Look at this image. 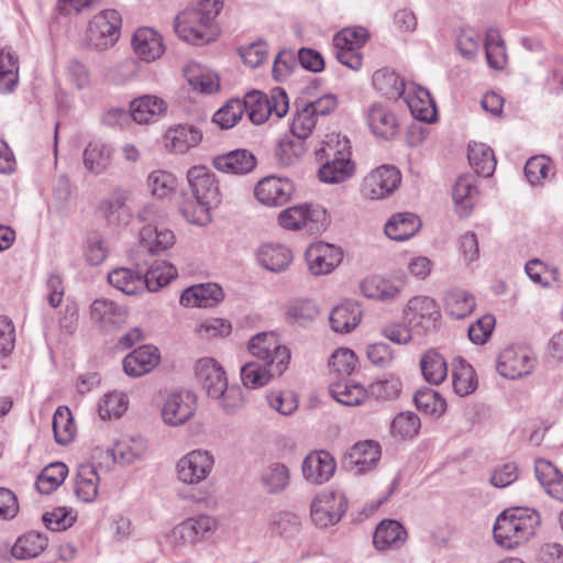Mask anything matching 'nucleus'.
<instances>
[{
  "label": "nucleus",
  "mask_w": 563,
  "mask_h": 563,
  "mask_svg": "<svg viewBox=\"0 0 563 563\" xmlns=\"http://www.w3.org/2000/svg\"><path fill=\"white\" fill-rule=\"evenodd\" d=\"M187 180L190 194L181 195L179 211L188 222L203 225L209 221L211 206L221 201L216 175L206 166H192L187 172Z\"/></svg>",
  "instance_id": "nucleus-1"
},
{
  "label": "nucleus",
  "mask_w": 563,
  "mask_h": 563,
  "mask_svg": "<svg viewBox=\"0 0 563 563\" xmlns=\"http://www.w3.org/2000/svg\"><path fill=\"white\" fill-rule=\"evenodd\" d=\"M195 7L179 13L175 31L180 38L195 45L212 40L211 23L223 7L222 0H194Z\"/></svg>",
  "instance_id": "nucleus-2"
},
{
  "label": "nucleus",
  "mask_w": 563,
  "mask_h": 563,
  "mask_svg": "<svg viewBox=\"0 0 563 563\" xmlns=\"http://www.w3.org/2000/svg\"><path fill=\"white\" fill-rule=\"evenodd\" d=\"M540 515L530 508H509L504 510L496 519L493 533L496 542L512 549L528 541L540 525Z\"/></svg>",
  "instance_id": "nucleus-3"
},
{
  "label": "nucleus",
  "mask_w": 563,
  "mask_h": 563,
  "mask_svg": "<svg viewBox=\"0 0 563 563\" xmlns=\"http://www.w3.org/2000/svg\"><path fill=\"white\" fill-rule=\"evenodd\" d=\"M318 119L311 111L303 106L297 108L291 124L290 132L292 139L284 137L279 141L276 155L284 165H290L306 152L303 141L308 139L316 128Z\"/></svg>",
  "instance_id": "nucleus-4"
},
{
  "label": "nucleus",
  "mask_w": 563,
  "mask_h": 563,
  "mask_svg": "<svg viewBox=\"0 0 563 563\" xmlns=\"http://www.w3.org/2000/svg\"><path fill=\"white\" fill-rule=\"evenodd\" d=\"M245 112L254 124L264 123L272 114L277 119L285 117L289 110L288 96L284 89L276 87L267 96L261 91H251L243 99Z\"/></svg>",
  "instance_id": "nucleus-5"
},
{
  "label": "nucleus",
  "mask_w": 563,
  "mask_h": 563,
  "mask_svg": "<svg viewBox=\"0 0 563 563\" xmlns=\"http://www.w3.org/2000/svg\"><path fill=\"white\" fill-rule=\"evenodd\" d=\"M369 40V32L363 26H349L339 31L333 37L338 60L352 70L361 69L363 56L361 48Z\"/></svg>",
  "instance_id": "nucleus-6"
},
{
  "label": "nucleus",
  "mask_w": 563,
  "mask_h": 563,
  "mask_svg": "<svg viewBox=\"0 0 563 563\" xmlns=\"http://www.w3.org/2000/svg\"><path fill=\"white\" fill-rule=\"evenodd\" d=\"M347 510V499L341 490L324 489L317 494L310 505V516L319 528L336 525Z\"/></svg>",
  "instance_id": "nucleus-7"
},
{
  "label": "nucleus",
  "mask_w": 563,
  "mask_h": 563,
  "mask_svg": "<svg viewBox=\"0 0 563 563\" xmlns=\"http://www.w3.org/2000/svg\"><path fill=\"white\" fill-rule=\"evenodd\" d=\"M249 351L258 361L275 366L277 375L284 373L290 360L289 350L279 344L274 332H262L252 336L249 342Z\"/></svg>",
  "instance_id": "nucleus-8"
},
{
  "label": "nucleus",
  "mask_w": 563,
  "mask_h": 563,
  "mask_svg": "<svg viewBox=\"0 0 563 563\" xmlns=\"http://www.w3.org/2000/svg\"><path fill=\"white\" fill-rule=\"evenodd\" d=\"M121 24V15L113 9L103 10L96 14L89 22L87 31L90 45L97 49L113 45L119 38Z\"/></svg>",
  "instance_id": "nucleus-9"
},
{
  "label": "nucleus",
  "mask_w": 563,
  "mask_h": 563,
  "mask_svg": "<svg viewBox=\"0 0 563 563\" xmlns=\"http://www.w3.org/2000/svg\"><path fill=\"white\" fill-rule=\"evenodd\" d=\"M214 457L207 450H192L176 464L177 478L187 485H198L211 474Z\"/></svg>",
  "instance_id": "nucleus-10"
},
{
  "label": "nucleus",
  "mask_w": 563,
  "mask_h": 563,
  "mask_svg": "<svg viewBox=\"0 0 563 563\" xmlns=\"http://www.w3.org/2000/svg\"><path fill=\"white\" fill-rule=\"evenodd\" d=\"M216 528L217 521L210 516L191 517L173 528L168 541L174 545L194 544L206 539Z\"/></svg>",
  "instance_id": "nucleus-11"
},
{
  "label": "nucleus",
  "mask_w": 563,
  "mask_h": 563,
  "mask_svg": "<svg viewBox=\"0 0 563 563\" xmlns=\"http://www.w3.org/2000/svg\"><path fill=\"white\" fill-rule=\"evenodd\" d=\"M401 181L400 172L395 166H380L368 174L362 184V192L372 200L383 199L394 192Z\"/></svg>",
  "instance_id": "nucleus-12"
},
{
  "label": "nucleus",
  "mask_w": 563,
  "mask_h": 563,
  "mask_svg": "<svg viewBox=\"0 0 563 563\" xmlns=\"http://www.w3.org/2000/svg\"><path fill=\"white\" fill-rule=\"evenodd\" d=\"M440 318L437 302L427 296L411 298L405 309V319L409 327L428 332L435 329Z\"/></svg>",
  "instance_id": "nucleus-13"
},
{
  "label": "nucleus",
  "mask_w": 563,
  "mask_h": 563,
  "mask_svg": "<svg viewBox=\"0 0 563 563\" xmlns=\"http://www.w3.org/2000/svg\"><path fill=\"white\" fill-rule=\"evenodd\" d=\"M196 409V396L191 391H175L165 399L162 407V418L168 426H181L192 418Z\"/></svg>",
  "instance_id": "nucleus-14"
},
{
  "label": "nucleus",
  "mask_w": 563,
  "mask_h": 563,
  "mask_svg": "<svg viewBox=\"0 0 563 563\" xmlns=\"http://www.w3.org/2000/svg\"><path fill=\"white\" fill-rule=\"evenodd\" d=\"M534 365L536 360L525 349L508 346L498 356L497 371L506 378L516 379L529 375Z\"/></svg>",
  "instance_id": "nucleus-15"
},
{
  "label": "nucleus",
  "mask_w": 563,
  "mask_h": 563,
  "mask_svg": "<svg viewBox=\"0 0 563 563\" xmlns=\"http://www.w3.org/2000/svg\"><path fill=\"white\" fill-rule=\"evenodd\" d=\"M340 247L325 242L312 243L306 251L308 268L313 275L330 274L342 262Z\"/></svg>",
  "instance_id": "nucleus-16"
},
{
  "label": "nucleus",
  "mask_w": 563,
  "mask_h": 563,
  "mask_svg": "<svg viewBox=\"0 0 563 563\" xmlns=\"http://www.w3.org/2000/svg\"><path fill=\"white\" fill-rule=\"evenodd\" d=\"M295 191L288 178L268 176L257 183L254 189L256 199L266 206L279 207L287 203Z\"/></svg>",
  "instance_id": "nucleus-17"
},
{
  "label": "nucleus",
  "mask_w": 563,
  "mask_h": 563,
  "mask_svg": "<svg viewBox=\"0 0 563 563\" xmlns=\"http://www.w3.org/2000/svg\"><path fill=\"white\" fill-rule=\"evenodd\" d=\"M324 217L323 209L302 203L283 210L278 216V223L287 230L296 231L306 228L312 231L319 228L318 224Z\"/></svg>",
  "instance_id": "nucleus-18"
},
{
  "label": "nucleus",
  "mask_w": 563,
  "mask_h": 563,
  "mask_svg": "<svg viewBox=\"0 0 563 563\" xmlns=\"http://www.w3.org/2000/svg\"><path fill=\"white\" fill-rule=\"evenodd\" d=\"M196 377L210 398L221 397L228 379L222 366L211 357L200 358L195 366Z\"/></svg>",
  "instance_id": "nucleus-19"
},
{
  "label": "nucleus",
  "mask_w": 563,
  "mask_h": 563,
  "mask_svg": "<svg viewBox=\"0 0 563 563\" xmlns=\"http://www.w3.org/2000/svg\"><path fill=\"white\" fill-rule=\"evenodd\" d=\"M90 318L102 330L111 331L126 322L128 310L112 300L100 298L90 305Z\"/></svg>",
  "instance_id": "nucleus-20"
},
{
  "label": "nucleus",
  "mask_w": 563,
  "mask_h": 563,
  "mask_svg": "<svg viewBox=\"0 0 563 563\" xmlns=\"http://www.w3.org/2000/svg\"><path fill=\"white\" fill-rule=\"evenodd\" d=\"M336 463L328 451H314L308 454L302 462V475L312 484H323L334 474Z\"/></svg>",
  "instance_id": "nucleus-21"
},
{
  "label": "nucleus",
  "mask_w": 563,
  "mask_h": 563,
  "mask_svg": "<svg viewBox=\"0 0 563 563\" xmlns=\"http://www.w3.org/2000/svg\"><path fill=\"white\" fill-rule=\"evenodd\" d=\"M131 44L136 57L146 63L156 60L165 52L162 35L152 27L137 29Z\"/></svg>",
  "instance_id": "nucleus-22"
},
{
  "label": "nucleus",
  "mask_w": 563,
  "mask_h": 563,
  "mask_svg": "<svg viewBox=\"0 0 563 563\" xmlns=\"http://www.w3.org/2000/svg\"><path fill=\"white\" fill-rule=\"evenodd\" d=\"M161 356L157 347L142 345L124 357L123 369L126 375L139 377L155 368Z\"/></svg>",
  "instance_id": "nucleus-23"
},
{
  "label": "nucleus",
  "mask_w": 563,
  "mask_h": 563,
  "mask_svg": "<svg viewBox=\"0 0 563 563\" xmlns=\"http://www.w3.org/2000/svg\"><path fill=\"white\" fill-rule=\"evenodd\" d=\"M213 167L222 173L244 175L256 166L255 156L246 150H234L217 155L212 159Z\"/></svg>",
  "instance_id": "nucleus-24"
},
{
  "label": "nucleus",
  "mask_w": 563,
  "mask_h": 563,
  "mask_svg": "<svg viewBox=\"0 0 563 563\" xmlns=\"http://www.w3.org/2000/svg\"><path fill=\"white\" fill-rule=\"evenodd\" d=\"M224 294L222 288L212 283L199 284L188 287L180 296V305L185 307H213L223 300Z\"/></svg>",
  "instance_id": "nucleus-25"
},
{
  "label": "nucleus",
  "mask_w": 563,
  "mask_h": 563,
  "mask_svg": "<svg viewBox=\"0 0 563 563\" xmlns=\"http://www.w3.org/2000/svg\"><path fill=\"white\" fill-rule=\"evenodd\" d=\"M256 261L258 265L269 272L282 273L292 262V253L283 244L266 243L257 249Z\"/></svg>",
  "instance_id": "nucleus-26"
},
{
  "label": "nucleus",
  "mask_w": 563,
  "mask_h": 563,
  "mask_svg": "<svg viewBox=\"0 0 563 563\" xmlns=\"http://www.w3.org/2000/svg\"><path fill=\"white\" fill-rule=\"evenodd\" d=\"M367 124L373 134L385 140L394 137L398 131L395 114L382 103L371 106L367 112Z\"/></svg>",
  "instance_id": "nucleus-27"
},
{
  "label": "nucleus",
  "mask_w": 563,
  "mask_h": 563,
  "mask_svg": "<svg viewBox=\"0 0 563 563\" xmlns=\"http://www.w3.org/2000/svg\"><path fill=\"white\" fill-rule=\"evenodd\" d=\"M363 311L354 301H344L334 307L330 313L331 329L338 333H349L361 322Z\"/></svg>",
  "instance_id": "nucleus-28"
},
{
  "label": "nucleus",
  "mask_w": 563,
  "mask_h": 563,
  "mask_svg": "<svg viewBox=\"0 0 563 563\" xmlns=\"http://www.w3.org/2000/svg\"><path fill=\"white\" fill-rule=\"evenodd\" d=\"M534 473L545 493L563 503V474L550 461L544 459L536 461Z\"/></svg>",
  "instance_id": "nucleus-29"
},
{
  "label": "nucleus",
  "mask_w": 563,
  "mask_h": 563,
  "mask_svg": "<svg viewBox=\"0 0 563 563\" xmlns=\"http://www.w3.org/2000/svg\"><path fill=\"white\" fill-rule=\"evenodd\" d=\"M100 477L92 464H80L74 481V493L84 503H92L99 493Z\"/></svg>",
  "instance_id": "nucleus-30"
},
{
  "label": "nucleus",
  "mask_w": 563,
  "mask_h": 563,
  "mask_svg": "<svg viewBox=\"0 0 563 563\" xmlns=\"http://www.w3.org/2000/svg\"><path fill=\"white\" fill-rule=\"evenodd\" d=\"M402 288V282L390 280L380 276L366 277L360 284V289L365 297L383 301L396 298Z\"/></svg>",
  "instance_id": "nucleus-31"
},
{
  "label": "nucleus",
  "mask_w": 563,
  "mask_h": 563,
  "mask_svg": "<svg viewBox=\"0 0 563 563\" xmlns=\"http://www.w3.org/2000/svg\"><path fill=\"white\" fill-rule=\"evenodd\" d=\"M407 540L405 528L396 520H383L376 528L373 544L378 550L399 549Z\"/></svg>",
  "instance_id": "nucleus-32"
},
{
  "label": "nucleus",
  "mask_w": 563,
  "mask_h": 563,
  "mask_svg": "<svg viewBox=\"0 0 563 563\" xmlns=\"http://www.w3.org/2000/svg\"><path fill=\"white\" fill-rule=\"evenodd\" d=\"M380 445L374 440H364L355 443L349 451L346 459L358 472L369 471L379 461Z\"/></svg>",
  "instance_id": "nucleus-33"
},
{
  "label": "nucleus",
  "mask_w": 563,
  "mask_h": 563,
  "mask_svg": "<svg viewBox=\"0 0 563 563\" xmlns=\"http://www.w3.org/2000/svg\"><path fill=\"white\" fill-rule=\"evenodd\" d=\"M421 228L418 216L411 212L394 214L385 224L386 235L395 241H405L413 236Z\"/></svg>",
  "instance_id": "nucleus-34"
},
{
  "label": "nucleus",
  "mask_w": 563,
  "mask_h": 563,
  "mask_svg": "<svg viewBox=\"0 0 563 563\" xmlns=\"http://www.w3.org/2000/svg\"><path fill=\"white\" fill-rule=\"evenodd\" d=\"M201 139V132L197 128L187 124L170 128L165 134L166 146H169L172 151L180 154L197 146Z\"/></svg>",
  "instance_id": "nucleus-35"
},
{
  "label": "nucleus",
  "mask_w": 563,
  "mask_h": 563,
  "mask_svg": "<svg viewBox=\"0 0 563 563\" xmlns=\"http://www.w3.org/2000/svg\"><path fill=\"white\" fill-rule=\"evenodd\" d=\"M260 483L267 494H282L290 484V471L283 463H271L262 471Z\"/></svg>",
  "instance_id": "nucleus-36"
},
{
  "label": "nucleus",
  "mask_w": 563,
  "mask_h": 563,
  "mask_svg": "<svg viewBox=\"0 0 563 563\" xmlns=\"http://www.w3.org/2000/svg\"><path fill=\"white\" fill-rule=\"evenodd\" d=\"M112 147L101 141L90 142L82 154L85 167L98 175L103 173L111 164Z\"/></svg>",
  "instance_id": "nucleus-37"
},
{
  "label": "nucleus",
  "mask_w": 563,
  "mask_h": 563,
  "mask_svg": "<svg viewBox=\"0 0 563 563\" xmlns=\"http://www.w3.org/2000/svg\"><path fill=\"white\" fill-rule=\"evenodd\" d=\"M329 391L333 399L344 406H360L368 399L367 389L352 380L332 383Z\"/></svg>",
  "instance_id": "nucleus-38"
},
{
  "label": "nucleus",
  "mask_w": 563,
  "mask_h": 563,
  "mask_svg": "<svg viewBox=\"0 0 563 563\" xmlns=\"http://www.w3.org/2000/svg\"><path fill=\"white\" fill-rule=\"evenodd\" d=\"M320 162L321 166L318 170V176L322 183L340 184L351 178L355 172V165L351 157Z\"/></svg>",
  "instance_id": "nucleus-39"
},
{
  "label": "nucleus",
  "mask_w": 563,
  "mask_h": 563,
  "mask_svg": "<svg viewBox=\"0 0 563 563\" xmlns=\"http://www.w3.org/2000/svg\"><path fill=\"white\" fill-rule=\"evenodd\" d=\"M46 536L30 531L24 533L13 544L11 554L18 560H29L38 556L47 547Z\"/></svg>",
  "instance_id": "nucleus-40"
},
{
  "label": "nucleus",
  "mask_w": 563,
  "mask_h": 563,
  "mask_svg": "<svg viewBox=\"0 0 563 563\" xmlns=\"http://www.w3.org/2000/svg\"><path fill=\"white\" fill-rule=\"evenodd\" d=\"M175 242L173 231L145 225L140 231V246L151 254H155L170 247Z\"/></svg>",
  "instance_id": "nucleus-41"
},
{
  "label": "nucleus",
  "mask_w": 563,
  "mask_h": 563,
  "mask_svg": "<svg viewBox=\"0 0 563 563\" xmlns=\"http://www.w3.org/2000/svg\"><path fill=\"white\" fill-rule=\"evenodd\" d=\"M108 282L111 286L125 295H136L145 290L143 274L135 273L130 268L119 267L108 274Z\"/></svg>",
  "instance_id": "nucleus-42"
},
{
  "label": "nucleus",
  "mask_w": 563,
  "mask_h": 563,
  "mask_svg": "<svg viewBox=\"0 0 563 563\" xmlns=\"http://www.w3.org/2000/svg\"><path fill=\"white\" fill-rule=\"evenodd\" d=\"M452 384L455 394L467 396L477 388V379L474 368L465 360L459 357L453 362Z\"/></svg>",
  "instance_id": "nucleus-43"
},
{
  "label": "nucleus",
  "mask_w": 563,
  "mask_h": 563,
  "mask_svg": "<svg viewBox=\"0 0 563 563\" xmlns=\"http://www.w3.org/2000/svg\"><path fill=\"white\" fill-rule=\"evenodd\" d=\"M468 162L475 173L483 177L493 175L496 168L494 151L484 143L473 142L468 145Z\"/></svg>",
  "instance_id": "nucleus-44"
},
{
  "label": "nucleus",
  "mask_w": 563,
  "mask_h": 563,
  "mask_svg": "<svg viewBox=\"0 0 563 563\" xmlns=\"http://www.w3.org/2000/svg\"><path fill=\"white\" fill-rule=\"evenodd\" d=\"M166 109L165 102L154 96H143L131 102L132 121L143 124L161 115Z\"/></svg>",
  "instance_id": "nucleus-45"
},
{
  "label": "nucleus",
  "mask_w": 563,
  "mask_h": 563,
  "mask_svg": "<svg viewBox=\"0 0 563 563\" xmlns=\"http://www.w3.org/2000/svg\"><path fill=\"white\" fill-rule=\"evenodd\" d=\"M146 441L142 437H132L115 442L111 449L114 462L120 464H132L146 451Z\"/></svg>",
  "instance_id": "nucleus-46"
},
{
  "label": "nucleus",
  "mask_w": 563,
  "mask_h": 563,
  "mask_svg": "<svg viewBox=\"0 0 563 563\" xmlns=\"http://www.w3.org/2000/svg\"><path fill=\"white\" fill-rule=\"evenodd\" d=\"M420 368L423 378L432 385L441 384L448 376L446 362L435 350H429L421 356Z\"/></svg>",
  "instance_id": "nucleus-47"
},
{
  "label": "nucleus",
  "mask_w": 563,
  "mask_h": 563,
  "mask_svg": "<svg viewBox=\"0 0 563 563\" xmlns=\"http://www.w3.org/2000/svg\"><path fill=\"white\" fill-rule=\"evenodd\" d=\"M475 307V298L463 289L450 290L444 297V310L454 319L466 318Z\"/></svg>",
  "instance_id": "nucleus-48"
},
{
  "label": "nucleus",
  "mask_w": 563,
  "mask_h": 563,
  "mask_svg": "<svg viewBox=\"0 0 563 563\" xmlns=\"http://www.w3.org/2000/svg\"><path fill=\"white\" fill-rule=\"evenodd\" d=\"M277 375L275 366H269L266 362L253 361L244 364L241 368V379L247 388H260L266 385L273 376Z\"/></svg>",
  "instance_id": "nucleus-49"
},
{
  "label": "nucleus",
  "mask_w": 563,
  "mask_h": 563,
  "mask_svg": "<svg viewBox=\"0 0 563 563\" xmlns=\"http://www.w3.org/2000/svg\"><path fill=\"white\" fill-rule=\"evenodd\" d=\"M177 276V269L164 261H155L143 274L144 287L148 291H157Z\"/></svg>",
  "instance_id": "nucleus-50"
},
{
  "label": "nucleus",
  "mask_w": 563,
  "mask_h": 563,
  "mask_svg": "<svg viewBox=\"0 0 563 563\" xmlns=\"http://www.w3.org/2000/svg\"><path fill=\"white\" fill-rule=\"evenodd\" d=\"M407 104L416 119L428 123L437 120L435 104L427 89L418 88L407 98Z\"/></svg>",
  "instance_id": "nucleus-51"
},
{
  "label": "nucleus",
  "mask_w": 563,
  "mask_h": 563,
  "mask_svg": "<svg viewBox=\"0 0 563 563\" xmlns=\"http://www.w3.org/2000/svg\"><path fill=\"white\" fill-rule=\"evenodd\" d=\"M67 473L68 468L66 464L62 462H55L47 465L36 478V489L44 495L53 493L65 481Z\"/></svg>",
  "instance_id": "nucleus-52"
},
{
  "label": "nucleus",
  "mask_w": 563,
  "mask_h": 563,
  "mask_svg": "<svg viewBox=\"0 0 563 563\" xmlns=\"http://www.w3.org/2000/svg\"><path fill=\"white\" fill-rule=\"evenodd\" d=\"M319 314L318 306L307 299L295 300L288 305L285 316L286 321L299 327H308Z\"/></svg>",
  "instance_id": "nucleus-53"
},
{
  "label": "nucleus",
  "mask_w": 563,
  "mask_h": 563,
  "mask_svg": "<svg viewBox=\"0 0 563 563\" xmlns=\"http://www.w3.org/2000/svg\"><path fill=\"white\" fill-rule=\"evenodd\" d=\"M53 431L55 441L66 445L70 443L76 433V427L68 407L59 406L53 416Z\"/></svg>",
  "instance_id": "nucleus-54"
},
{
  "label": "nucleus",
  "mask_w": 563,
  "mask_h": 563,
  "mask_svg": "<svg viewBox=\"0 0 563 563\" xmlns=\"http://www.w3.org/2000/svg\"><path fill=\"white\" fill-rule=\"evenodd\" d=\"M19 59L10 48L0 52V91L11 92L18 84Z\"/></svg>",
  "instance_id": "nucleus-55"
},
{
  "label": "nucleus",
  "mask_w": 563,
  "mask_h": 563,
  "mask_svg": "<svg viewBox=\"0 0 563 563\" xmlns=\"http://www.w3.org/2000/svg\"><path fill=\"white\" fill-rule=\"evenodd\" d=\"M372 81L376 90L389 98L401 97L405 92V84L395 71L378 69L374 73Z\"/></svg>",
  "instance_id": "nucleus-56"
},
{
  "label": "nucleus",
  "mask_w": 563,
  "mask_h": 563,
  "mask_svg": "<svg viewBox=\"0 0 563 563\" xmlns=\"http://www.w3.org/2000/svg\"><path fill=\"white\" fill-rule=\"evenodd\" d=\"M474 183L475 179L472 175H462L453 187V199L461 209H464V214L471 211L478 194Z\"/></svg>",
  "instance_id": "nucleus-57"
},
{
  "label": "nucleus",
  "mask_w": 563,
  "mask_h": 563,
  "mask_svg": "<svg viewBox=\"0 0 563 563\" xmlns=\"http://www.w3.org/2000/svg\"><path fill=\"white\" fill-rule=\"evenodd\" d=\"M128 398L123 393L112 391L106 394L98 404L101 419L120 418L128 409Z\"/></svg>",
  "instance_id": "nucleus-58"
},
{
  "label": "nucleus",
  "mask_w": 563,
  "mask_h": 563,
  "mask_svg": "<svg viewBox=\"0 0 563 563\" xmlns=\"http://www.w3.org/2000/svg\"><path fill=\"white\" fill-rule=\"evenodd\" d=\"M341 154V157H351V144L346 136L336 133L325 135L321 142V147L316 151L318 161H323L324 157Z\"/></svg>",
  "instance_id": "nucleus-59"
},
{
  "label": "nucleus",
  "mask_w": 563,
  "mask_h": 563,
  "mask_svg": "<svg viewBox=\"0 0 563 563\" xmlns=\"http://www.w3.org/2000/svg\"><path fill=\"white\" fill-rule=\"evenodd\" d=\"M420 426V419L416 413L411 411L400 412L393 419L390 432L394 437L400 439H412L418 434Z\"/></svg>",
  "instance_id": "nucleus-60"
},
{
  "label": "nucleus",
  "mask_w": 563,
  "mask_h": 563,
  "mask_svg": "<svg viewBox=\"0 0 563 563\" xmlns=\"http://www.w3.org/2000/svg\"><path fill=\"white\" fill-rule=\"evenodd\" d=\"M244 112L243 100L232 99L213 114L212 121L221 129H231L241 120Z\"/></svg>",
  "instance_id": "nucleus-61"
},
{
  "label": "nucleus",
  "mask_w": 563,
  "mask_h": 563,
  "mask_svg": "<svg viewBox=\"0 0 563 563\" xmlns=\"http://www.w3.org/2000/svg\"><path fill=\"white\" fill-rule=\"evenodd\" d=\"M413 401L419 410L434 416H441L446 407L445 400L430 388L418 390L415 394Z\"/></svg>",
  "instance_id": "nucleus-62"
},
{
  "label": "nucleus",
  "mask_w": 563,
  "mask_h": 563,
  "mask_svg": "<svg viewBox=\"0 0 563 563\" xmlns=\"http://www.w3.org/2000/svg\"><path fill=\"white\" fill-rule=\"evenodd\" d=\"M185 75L192 89L199 92L212 93L220 87L219 78L216 75L202 73L196 66H188L185 69Z\"/></svg>",
  "instance_id": "nucleus-63"
},
{
  "label": "nucleus",
  "mask_w": 563,
  "mask_h": 563,
  "mask_svg": "<svg viewBox=\"0 0 563 563\" xmlns=\"http://www.w3.org/2000/svg\"><path fill=\"white\" fill-rule=\"evenodd\" d=\"M401 389V380L398 377L389 376L371 384L367 391L368 397L373 396L380 400H391L398 398Z\"/></svg>",
  "instance_id": "nucleus-64"
}]
</instances>
